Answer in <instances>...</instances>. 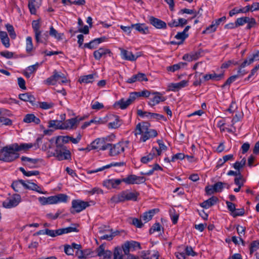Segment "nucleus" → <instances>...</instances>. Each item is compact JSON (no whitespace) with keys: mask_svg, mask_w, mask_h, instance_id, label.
I'll return each instance as SVG.
<instances>
[{"mask_svg":"<svg viewBox=\"0 0 259 259\" xmlns=\"http://www.w3.org/2000/svg\"><path fill=\"white\" fill-rule=\"evenodd\" d=\"M134 134L139 143H144L155 138L158 135L157 131L150 127V124L143 122L139 123L136 126Z\"/></svg>","mask_w":259,"mask_h":259,"instance_id":"nucleus-1","label":"nucleus"},{"mask_svg":"<svg viewBox=\"0 0 259 259\" xmlns=\"http://www.w3.org/2000/svg\"><path fill=\"white\" fill-rule=\"evenodd\" d=\"M139 193L137 192H131L128 190L122 191L117 194L114 195L110 199V201L113 203H119L125 201H136Z\"/></svg>","mask_w":259,"mask_h":259,"instance_id":"nucleus-2","label":"nucleus"},{"mask_svg":"<svg viewBox=\"0 0 259 259\" xmlns=\"http://www.w3.org/2000/svg\"><path fill=\"white\" fill-rule=\"evenodd\" d=\"M0 160L11 162L19 157V154L14 148V144L4 147L0 151Z\"/></svg>","mask_w":259,"mask_h":259,"instance_id":"nucleus-3","label":"nucleus"},{"mask_svg":"<svg viewBox=\"0 0 259 259\" xmlns=\"http://www.w3.org/2000/svg\"><path fill=\"white\" fill-rule=\"evenodd\" d=\"M67 81L68 80L63 73L55 70L53 72V75L45 80L44 82L47 85H55L57 83L61 84L66 83Z\"/></svg>","mask_w":259,"mask_h":259,"instance_id":"nucleus-4","label":"nucleus"},{"mask_svg":"<svg viewBox=\"0 0 259 259\" xmlns=\"http://www.w3.org/2000/svg\"><path fill=\"white\" fill-rule=\"evenodd\" d=\"M53 155L58 160L71 159V153L67 147L64 145H58Z\"/></svg>","mask_w":259,"mask_h":259,"instance_id":"nucleus-5","label":"nucleus"},{"mask_svg":"<svg viewBox=\"0 0 259 259\" xmlns=\"http://www.w3.org/2000/svg\"><path fill=\"white\" fill-rule=\"evenodd\" d=\"M107 145L109 146L107 149H109V155L111 156H114L124 152L126 144L122 142L114 145L107 143Z\"/></svg>","mask_w":259,"mask_h":259,"instance_id":"nucleus-6","label":"nucleus"},{"mask_svg":"<svg viewBox=\"0 0 259 259\" xmlns=\"http://www.w3.org/2000/svg\"><path fill=\"white\" fill-rule=\"evenodd\" d=\"M21 201V198L20 195L18 194H15L3 201V206L6 208H11L17 206Z\"/></svg>","mask_w":259,"mask_h":259,"instance_id":"nucleus-7","label":"nucleus"},{"mask_svg":"<svg viewBox=\"0 0 259 259\" xmlns=\"http://www.w3.org/2000/svg\"><path fill=\"white\" fill-rule=\"evenodd\" d=\"M137 249H141L140 243L138 242L131 240L126 241L122 245V251H123L124 254H128L130 251H133Z\"/></svg>","mask_w":259,"mask_h":259,"instance_id":"nucleus-8","label":"nucleus"},{"mask_svg":"<svg viewBox=\"0 0 259 259\" xmlns=\"http://www.w3.org/2000/svg\"><path fill=\"white\" fill-rule=\"evenodd\" d=\"M122 179V182L127 185L140 184L144 183L146 180L145 177L137 176L135 175H128L126 177Z\"/></svg>","mask_w":259,"mask_h":259,"instance_id":"nucleus-9","label":"nucleus"},{"mask_svg":"<svg viewBox=\"0 0 259 259\" xmlns=\"http://www.w3.org/2000/svg\"><path fill=\"white\" fill-rule=\"evenodd\" d=\"M89 205V203L87 201L79 199L73 200L72 201V208L73 209V210H72L71 212L72 213L80 212L85 209Z\"/></svg>","mask_w":259,"mask_h":259,"instance_id":"nucleus-10","label":"nucleus"},{"mask_svg":"<svg viewBox=\"0 0 259 259\" xmlns=\"http://www.w3.org/2000/svg\"><path fill=\"white\" fill-rule=\"evenodd\" d=\"M151 95L149 102V105L151 106H154L166 100V98L160 92H153Z\"/></svg>","mask_w":259,"mask_h":259,"instance_id":"nucleus-11","label":"nucleus"},{"mask_svg":"<svg viewBox=\"0 0 259 259\" xmlns=\"http://www.w3.org/2000/svg\"><path fill=\"white\" fill-rule=\"evenodd\" d=\"M41 140V138H38L36 139V143L34 144L32 143H22L20 145H18L17 143L13 144L15 150L18 151H27L29 149L35 147L36 149L39 147L38 143Z\"/></svg>","mask_w":259,"mask_h":259,"instance_id":"nucleus-12","label":"nucleus"},{"mask_svg":"<svg viewBox=\"0 0 259 259\" xmlns=\"http://www.w3.org/2000/svg\"><path fill=\"white\" fill-rule=\"evenodd\" d=\"M82 118H72L71 119H67L63 122V130H71L75 128L79 121L82 120Z\"/></svg>","mask_w":259,"mask_h":259,"instance_id":"nucleus-13","label":"nucleus"},{"mask_svg":"<svg viewBox=\"0 0 259 259\" xmlns=\"http://www.w3.org/2000/svg\"><path fill=\"white\" fill-rule=\"evenodd\" d=\"M107 144L105 143L103 139L98 138L94 141L90 145L92 149L98 151L105 150L108 149Z\"/></svg>","mask_w":259,"mask_h":259,"instance_id":"nucleus-14","label":"nucleus"},{"mask_svg":"<svg viewBox=\"0 0 259 259\" xmlns=\"http://www.w3.org/2000/svg\"><path fill=\"white\" fill-rule=\"evenodd\" d=\"M96 253L99 256H103L102 259H113V254L111 251L105 249V246L101 245L96 249Z\"/></svg>","mask_w":259,"mask_h":259,"instance_id":"nucleus-15","label":"nucleus"},{"mask_svg":"<svg viewBox=\"0 0 259 259\" xmlns=\"http://www.w3.org/2000/svg\"><path fill=\"white\" fill-rule=\"evenodd\" d=\"M122 182V179H108L103 182V186L108 189H117L119 185Z\"/></svg>","mask_w":259,"mask_h":259,"instance_id":"nucleus-16","label":"nucleus"},{"mask_svg":"<svg viewBox=\"0 0 259 259\" xmlns=\"http://www.w3.org/2000/svg\"><path fill=\"white\" fill-rule=\"evenodd\" d=\"M32 27L35 34V39L37 42H42L41 40L40 35L42 33L40 30V24L39 20H34L32 22Z\"/></svg>","mask_w":259,"mask_h":259,"instance_id":"nucleus-17","label":"nucleus"},{"mask_svg":"<svg viewBox=\"0 0 259 259\" xmlns=\"http://www.w3.org/2000/svg\"><path fill=\"white\" fill-rule=\"evenodd\" d=\"M120 50L121 51V56L122 58L125 60L134 61H136L137 59L140 56V55L139 53H138L136 55H135L131 52L128 51L123 49H120Z\"/></svg>","mask_w":259,"mask_h":259,"instance_id":"nucleus-18","label":"nucleus"},{"mask_svg":"<svg viewBox=\"0 0 259 259\" xmlns=\"http://www.w3.org/2000/svg\"><path fill=\"white\" fill-rule=\"evenodd\" d=\"M111 54V52L109 49L105 48H100L94 51L93 55L96 60H100L101 58H105L107 54H109L110 56Z\"/></svg>","mask_w":259,"mask_h":259,"instance_id":"nucleus-19","label":"nucleus"},{"mask_svg":"<svg viewBox=\"0 0 259 259\" xmlns=\"http://www.w3.org/2000/svg\"><path fill=\"white\" fill-rule=\"evenodd\" d=\"M202 53L203 51L201 49H199L196 52L184 55L183 57V59L187 61L196 60L202 56Z\"/></svg>","mask_w":259,"mask_h":259,"instance_id":"nucleus-20","label":"nucleus"},{"mask_svg":"<svg viewBox=\"0 0 259 259\" xmlns=\"http://www.w3.org/2000/svg\"><path fill=\"white\" fill-rule=\"evenodd\" d=\"M41 5V0H29L28 8L30 12L32 15L36 13V10Z\"/></svg>","mask_w":259,"mask_h":259,"instance_id":"nucleus-21","label":"nucleus"},{"mask_svg":"<svg viewBox=\"0 0 259 259\" xmlns=\"http://www.w3.org/2000/svg\"><path fill=\"white\" fill-rule=\"evenodd\" d=\"M148 78L145 74L143 73H138V74L133 75L131 77L129 78L126 82L128 83H133L136 81H147Z\"/></svg>","mask_w":259,"mask_h":259,"instance_id":"nucleus-22","label":"nucleus"},{"mask_svg":"<svg viewBox=\"0 0 259 259\" xmlns=\"http://www.w3.org/2000/svg\"><path fill=\"white\" fill-rule=\"evenodd\" d=\"M149 22L151 24L157 29L166 28V24L164 21L153 16L149 18Z\"/></svg>","mask_w":259,"mask_h":259,"instance_id":"nucleus-23","label":"nucleus"},{"mask_svg":"<svg viewBox=\"0 0 259 259\" xmlns=\"http://www.w3.org/2000/svg\"><path fill=\"white\" fill-rule=\"evenodd\" d=\"M132 27H133V28L141 34H147L149 33V28L145 23L133 24H132Z\"/></svg>","mask_w":259,"mask_h":259,"instance_id":"nucleus-24","label":"nucleus"},{"mask_svg":"<svg viewBox=\"0 0 259 259\" xmlns=\"http://www.w3.org/2000/svg\"><path fill=\"white\" fill-rule=\"evenodd\" d=\"M188 81L183 80L178 83H170L168 86V89L171 91H177L180 89L184 88L188 85Z\"/></svg>","mask_w":259,"mask_h":259,"instance_id":"nucleus-25","label":"nucleus"},{"mask_svg":"<svg viewBox=\"0 0 259 259\" xmlns=\"http://www.w3.org/2000/svg\"><path fill=\"white\" fill-rule=\"evenodd\" d=\"M218 201V198L217 197L212 196L208 199L200 203V205L204 208L207 209L215 205Z\"/></svg>","mask_w":259,"mask_h":259,"instance_id":"nucleus-26","label":"nucleus"},{"mask_svg":"<svg viewBox=\"0 0 259 259\" xmlns=\"http://www.w3.org/2000/svg\"><path fill=\"white\" fill-rule=\"evenodd\" d=\"M23 121L25 123L33 122L36 124H38L40 122V120L33 114H27L25 116Z\"/></svg>","mask_w":259,"mask_h":259,"instance_id":"nucleus-27","label":"nucleus"},{"mask_svg":"<svg viewBox=\"0 0 259 259\" xmlns=\"http://www.w3.org/2000/svg\"><path fill=\"white\" fill-rule=\"evenodd\" d=\"M19 99L25 102H28L32 105L34 104L35 98L34 97L29 93H24L20 94Z\"/></svg>","mask_w":259,"mask_h":259,"instance_id":"nucleus-28","label":"nucleus"},{"mask_svg":"<svg viewBox=\"0 0 259 259\" xmlns=\"http://www.w3.org/2000/svg\"><path fill=\"white\" fill-rule=\"evenodd\" d=\"M224 73L217 74L213 73L205 75L203 77L205 80L211 79L214 81H218L222 79L224 77Z\"/></svg>","mask_w":259,"mask_h":259,"instance_id":"nucleus-29","label":"nucleus"},{"mask_svg":"<svg viewBox=\"0 0 259 259\" xmlns=\"http://www.w3.org/2000/svg\"><path fill=\"white\" fill-rule=\"evenodd\" d=\"M54 204L67 202L68 199V196L65 194H59L57 195L53 196Z\"/></svg>","mask_w":259,"mask_h":259,"instance_id":"nucleus-30","label":"nucleus"},{"mask_svg":"<svg viewBox=\"0 0 259 259\" xmlns=\"http://www.w3.org/2000/svg\"><path fill=\"white\" fill-rule=\"evenodd\" d=\"M0 39L3 45L6 48H8L10 47V40L6 32L0 31Z\"/></svg>","mask_w":259,"mask_h":259,"instance_id":"nucleus-31","label":"nucleus"},{"mask_svg":"<svg viewBox=\"0 0 259 259\" xmlns=\"http://www.w3.org/2000/svg\"><path fill=\"white\" fill-rule=\"evenodd\" d=\"M48 124V126L50 128L63 130L62 128L63 127V122L60 120H51L49 121Z\"/></svg>","mask_w":259,"mask_h":259,"instance_id":"nucleus-32","label":"nucleus"},{"mask_svg":"<svg viewBox=\"0 0 259 259\" xmlns=\"http://www.w3.org/2000/svg\"><path fill=\"white\" fill-rule=\"evenodd\" d=\"M81 136L80 134H78L77 137L76 138H74L70 136H64L63 137V142L67 143H68L69 141H71L74 144H77L80 140H81Z\"/></svg>","mask_w":259,"mask_h":259,"instance_id":"nucleus-33","label":"nucleus"},{"mask_svg":"<svg viewBox=\"0 0 259 259\" xmlns=\"http://www.w3.org/2000/svg\"><path fill=\"white\" fill-rule=\"evenodd\" d=\"M94 76L93 74H89L81 76L79 79V81L80 83H89L93 82Z\"/></svg>","mask_w":259,"mask_h":259,"instance_id":"nucleus-34","label":"nucleus"},{"mask_svg":"<svg viewBox=\"0 0 259 259\" xmlns=\"http://www.w3.org/2000/svg\"><path fill=\"white\" fill-rule=\"evenodd\" d=\"M33 50L32 39L30 36H27L26 38V51L27 53H30Z\"/></svg>","mask_w":259,"mask_h":259,"instance_id":"nucleus-35","label":"nucleus"},{"mask_svg":"<svg viewBox=\"0 0 259 259\" xmlns=\"http://www.w3.org/2000/svg\"><path fill=\"white\" fill-rule=\"evenodd\" d=\"M154 213V210H150L148 212H146L143 213L141 218L143 221H144L145 223H147L151 220L152 218Z\"/></svg>","mask_w":259,"mask_h":259,"instance_id":"nucleus-36","label":"nucleus"},{"mask_svg":"<svg viewBox=\"0 0 259 259\" xmlns=\"http://www.w3.org/2000/svg\"><path fill=\"white\" fill-rule=\"evenodd\" d=\"M38 201L42 205L54 204L53 196L48 197H40Z\"/></svg>","mask_w":259,"mask_h":259,"instance_id":"nucleus-37","label":"nucleus"},{"mask_svg":"<svg viewBox=\"0 0 259 259\" xmlns=\"http://www.w3.org/2000/svg\"><path fill=\"white\" fill-rule=\"evenodd\" d=\"M131 104L130 103L127 102V100H125L122 98L119 100L118 102H116L115 105L116 106H118L121 109H125Z\"/></svg>","mask_w":259,"mask_h":259,"instance_id":"nucleus-38","label":"nucleus"},{"mask_svg":"<svg viewBox=\"0 0 259 259\" xmlns=\"http://www.w3.org/2000/svg\"><path fill=\"white\" fill-rule=\"evenodd\" d=\"M21 160L22 161H27L29 163L28 164V166L29 167H34L33 164H36L38 162V159H32L27 157L22 156L21 158Z\"/></svg>","mask_w":259,"mask_h":259,"instance_id":"nucleus-39","label":"nucleus"},{"mask_svg":"<svg viewBox=\"0 0 259 259\" xmlns=\"http://www.w3.org/2000/svg\"><path fill=\"white\" fill-rule=\"evenodd\" d=\"M19 169L22 172V174L26 177L37 176L39 174V172L38 170H31L27 171L23 167H20Z\"/></svg>","mask_w":259,"mask_h":259,"instance_id":"nucleus-40","label":"nucleus"},{"mask_svg":"<svg viewBox=\"0 0 259 259\" xmlns=\"http://www.w3.org/2000/svg\"><path fill=\"white\" fill-rule=\"evenodd\" d=\"M39 106L40 108L47 110L52 108L54 106V104L51 102H41L39 103Z\"/></svg>","mask_w":259,"mask_h":259,"instance_id":"nucleus-41","label":"nucleus"},{"mask_svg":"<svg viewBox=\"0 0 259 259\" xmlns=\"http://www.w3.org/2000/svg\"><path fill=\"white\" fill-rule=\"evenodd\" d=\"M49 33L51 36L54 37L58 40L62 39V34L58 33L57 31L53 26L50 27Z\"/></svg>","mask_w":259,"mask_h":259,"instance_id":"nucleus-42","label":"nucleus"},{"mask_svg":"<svg viewBox=\"0 0 259 259\" xmlns=\"http://www.w3.org/2000/svg\"><path fill=\"white\" fill-rule=\"evenodd\" d=\"M6 27L11 38L12 39H15L16 37V34L14 31L13 26L11 24H7L6 25Z\"/></svg>","mask_w":259,"mask_h":259,"instance_id":"nucleus-43","label":"nucleus"},{"mask_svg":"<svg viewBox=\"0 0 259 259\" xmlns=\"http://www.w3.org/2000/svg\"><path fill=\"white\" fill-rule=\"evenodd\" d=\"M248 20V17H242L237 18L236 21V26H237V27L240 26H242L246 23Z\"/></svg>","mask_w":259,"mask_h":259,"instance_id":"nucleus-44","label":"nucleus"},{"mask_svg":"<svg viewBox=\"0 0 259 259\" xmlns=\"http://www.w3.org/2000/svg\"><path fill=\"white\" fill-rule=\"evenodd\" d=\"M186 64L185 63L180 62L178 64H174L172 66H169L168 70L172 72H175L184 67Z\"/></svg>","mask_w":259,"mask_h":259,"instance_id":"nucleus-45","label":"nucleus"},{"mask_svg":"<svg viewBox=\"0 0 259 259\" xmlns=\"http://www.w3.org/2000/svg\"><path fill=\"white\" fill-rule=\"evenodd\" d=\"M237 231L238 235H239V240L241 242H243V240L242 237V236H244V235H245V228L243 226L238 225L237 227Z\"/></svg>","mask_w":259,"mask_h":259,"instance_id":"nucleus-46","label":"nucleus"},{"mask_svg":"<svg viewBox=\"0 0 259 259\" xmlns=\"http://www.w3.org/2000/svg\"><path fill=\"white\" fill-rule=\"evenodd\" d=\"M250 253L252 254L254 251L259 249V240L252 242L250 245Z\"/></svg>","mask_w":259,"mask_h":259,"instance_id":"nucleus-47","label":"nucleus"},{"mask_svg":"<svg viewBox=\"0 0 259 259\" xmlns=\"http://www.w3.org/2000/svg\"><path fill=\"white\" fill-rule=\"evenodd\" d=\"M28 189L35 191L40 194H45V192H44L41 191V188L36 184L33 183H29V186H28Z\"/></svg>","mask_w":259,"mask_h":259,"instance_id":"nucleus-48","label":"nucleus"},{"mask_svg":"<svg viewBox=\"0 0 259 259\" xmlns=\"http://www.w3.org/2000/svg\"><path fill=\"white\" fill-rule=\"evenodd\" d=\"M246 163V159L243 158L240 161H236L234 164L233 167L237 170H239L242 168Z\"/></svg>","mask_w":259,"mask_h":259,"instance_id":"nucleus-49","label":"nucleus"},{"mask_svg":"<svg viewBox=\"0 0 259 259\" xmlns=\"http://www.w3.org/2000/svg\"><path fill=\"white\" fill-rule=\"evenodd\" d=\"M154 158V156L153 155L152 153L150 152L147 155L143 156L141 159V161L143 163L146 164L149 161L153 160Z\"/></svg>","mask_w":259,"mask_h":259,"instance_id":"nucleus-50","label":"nucleus"},{"mask_svg":"<svg viewBox=\"0 0 259 259\" xmlns=\"http://www.w3.org/2000/svg\"><path fill=\"white\" fill-rule=\"evenodd\" d=\"M217 29V28L215 27V25L212 22L211 24L207 27L205 30L203 31L202 33H210L215 31Z\"/></svg>","mask_w":259,"mask_h":259,"instance_id":"nucleus-51","label":"nucleus"},{"mask_svg":"<svg viewBox=\"0 0 259 259\" xmlns=\"http://www.w3.org/2000/svg\"><path fill=\"white\" fill-rule=\"evenodd\" d=\"M191 14L194 15L193 18H195L197 16V13L194 11L193 10L188 9H181L180 12H179V14Z\"/></svg>","mask_w":259,"mask_h":259,"instance_id":"nucleus-52","label":"nucleus"},{"mask_svg":"<svg viewBox=\"0 0 259 259\" xmlns=\"http://www.w3.org/2000/svg\"><path fill=\"white\" fill-rule=\"evenodd\" d=\"M59 230H49L48 229H46V235H47L52 237H55L57 236H59Z\"/></svg>","mask_w":259,"mask_h":259,"instance_id":"nucleus-53","label":"nucleus"},{"mask_svg":"<svg viewBox=\"0 0 259 259\" xmlns=\"http://www.w3.org/2000/svg\"><path fill=\"white\" fill-rule=\"evenodd\" d=\"M121 124V123L117 116H115V120L113 122L109 123V127L111 128H116L118 127Z\"/></svg>","mask_w":259,"mask_h":259,"instance_id":"nucleus-54","label":"nucleus"},{"mask_svg":"<svg viewBox=\"0 0 259 259\" xmlns=\"http://www.w3.org/2000/svg\"><path fill=\"white\" fill-rule=\"evenodd\" d=\"M238 78H239V75H234L230 76L227 79L225 83L222 85V87L224 88L226 85H229L233 82L235 81Z\"/></svg>","mask_w":259,"mask_h":259,"instance_id":"nucleus-55","label":"nucleus"},{"mask_svg":"<svg viewBox=\"0 0 259 259\" xmlns=\"http://www.w3.org/2000/svg\"><path fill=\"white\" fill-rule=\"evenodd\" d=\"M224 185H226V184L222 183L221 182H219L215 183L213 185L214 191H215L216 192H221L224 188Z\"/></svg>","mask_w":259,"mask_h":259,"instance_id":"nucleus-56","label":"nucleus"},{"mask_svg":"<svg viewBox=\"0 0 259 259\" xmlns=\"http://www.w3.org/2000/svg\"><path fill=\"white\" fill-rule=\"evenodd\" d=\"M39 66V64L36 63L35 64L28 66L26 68L27 73L32 74L36 71Z\"/></svg>","mask_w":259,"mask_h":259,"instance_id":"nucleus-57","label":"nucleus"},{"mask_svg":"<svg viewBox=\"0 0 259 259\" xmlns=\"http://www.w3.org/2000/svg\"><path fill=\"white\" fill-rule=\"evenodd\" d=\"M88 255V253L87 252V251H83L81 249H79L77 250L76 252V255L79 258H85L87 257Z\"/></svg>","mask_w":259,"mask_h":259,"instance_id":"nucleus-58","label":"nucleus"},{"mask_svg":"<svg viewBox=\"0 0 259 259\" xmlns=\"http://www.w3.org/2000/svg\"><path fill=\"white\" fill-rule=\"evenodd\" d=\"M138 115L142 117H147L148 119H150L151 113L147 112V111H143L141 110H138L137 111Z\"/></svg>","mask_w":259,"mask_h":259,"instance_id":"nucleus-59","label":"nucleus"},{"mask_svg":"<svg viewBox=\"0 0 259 259\" xmlns=\"http://www.w3.org/2000/svg\"><path fill=\"white\" fill-rule=\"evenodd\" d=\"M0 55L7 59H11L13 57L14 53L8 51H5L1 52Z\"/></svg>","mask_w":259,"mask_h":259,"instance_id":"nucleus-60","label":"nucleus"},{"mask_svg":"<svg viewBox=\"0 0 259 259\" xmlns=\"http://www.w3.org/2000/svg\"><path fill=\"white\" fill-rule=\"evenodd\" d=\"M246 23H247V25L246 26V28L247 29H250L252 27L254 26V25L256 24V21L253 18L249 17V20H248V22H247Z\"/></svg>","mask_w":259,"mask_h":259,"instance_id":"nucleus-61","label":"nucleus"},{"mask_svg":"<svg viewBox=\"0 0 259 259\" xmlns=\"http://www.w3.org/2000/svg\"><path fill=\"white\" fill-rule=\"evenodd\" d=\"M188 34L185 33L184 32H178L175 36V38L177 39H180L182 41H184L187 37Z\"/></svg>","mask_w":259,"mask_h":259,"instance_id":"nucleus-62","label":"nucleus"},{"mask_svg":"<svg viewBox=\"0 0 259 259\" xmlns=\"http://www.w3.org/2000/svg\"><path fill=\"white\" fill-rule=\"evenodd\" d=\"M0 123L6 125H10L12 123V121L9 118L5 117H0Z\"/></svg>","mask_w":259,"mask_h":259,"instance_id":"nucleus-63","label":"nucleus"},{"mask_svg":"<svg viewBox=\"0 0 259 259\" xmlns=\"http://www.w3.org/2000/svg\"><path fill=\"white\" fill-rule=\"evenodd\" d=\"M259 60V51H257L252 54V56L249 57L250 63H253L254 61Z\"/></svg>","mask_w":259,"mask_h":259,"instance_id":"nucleus-64","label":"nucleus"}]
</instances>
